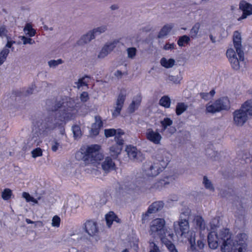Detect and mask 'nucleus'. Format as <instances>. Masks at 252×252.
I'll list each match as a JSON object with an SVG mask.
<instances>
[{"label":"nucleus","instance_id":"obj_1","mask_svg":"<svg viewBox=\"0 0 252 252\" xmlns=\"http://www.w3.org/2000/svg\"><path fill=\"white\" fill-rule=\"evenodd\" d=\"M46 104L49 111L55 113L46 117L39 126L41 130H53L63 121L70 120L73 117L72 111L74 110V103L69 100L64 102L56 99H48Z\"/></svg>","mask_w":252,"mask_h":252},{"label":"nucleus","instance_id":"obj_2","mask_svg":"<svg viewBox=\"0 0 252 252\" xmlns=\"http://www.w3.org/2000/svg\"><path fill=\"white\" fill-rule=\"evenodd\" d=\"M173 236L171 229L165 225V220L158 218V237L170 252H178L175 246L171 242Z\"/></svg>","mask_w":252,"mask_h":252},{"label":"nucleus","instance_id":"obj_3","mask_svg":"<svg viewBox=\"0 0 252 252\" xmlns=\"http://www.w3.org/2000/svg\"><path fill=\"white\" fill-rule=\"evenodd\" d=\"M252 116V100H249L245 102L240 109L236 110L233 113L234 123L237 126H241Z\"/></svg>","mask_w":252,"mask_h":252},{"label":"nucleus","instance_id":"obj_4","mask_svg":"<svg viewBox=\"0 0 252 252\" xmlns=\"http://www.w3.org/2000/svg\"><path fill=\"white\" fill-rule=\"evenodd\" d=\"M173 227L176 234L181 232L180 235L181 236L185 235L186 237L187 233L188 235L189 236V237H188V239L190 245V249L192 251H194L196 249L195 247V233L193 231L189 232V225L188 220L186 219H180L179 221L174 222Z\"/></svg>","mask_w":252,"mask_h":252},{"label":"nucleus","instance_id":"obj_5","mask_svg":"<svg viewBox=\"0 0 252 252\" xmlns=\"http://www.w3.org/2000/svg\"><path fill=\"white\" fill-rule=\"evenodd\" d=\"M219 236L221 240V250L222 252H230L236 247V246L243 243L238 242L236 240H234L229 230L227 228H220Z\"/></svg>","mask_w":252,"mask_h":252},{"label":"nucleus","instance_id":"obj_6","mask_svg":"<svg viewBox=\"0 0 252 252\" xmlns=\"http://www.w3.org/2000/svg\"><path fill=\"white\" fill-rule=\"evenodd\" d=\"M100 147L98 145H93L88 147L85 152L83 157L84 160L86 163H94L100 161L103 158V155L100 153Z\"/></svg>","mask_w":252,"mask_h":252},{"label":"nucleus","instance_id":"obj_7","mask_svg":"<svg viewBox=\"0 0 252 252\" xmlns=\"http://www.w3.org/2000/svg\"><path fill=\"white\" fill-rule=\"evenodd\" d=\"M226 56L229 59L232 68L236 70H238L244 61V51H242L241 54H237L239 58L236 56L235 51L232 49H228L226 51Z\"/></svg>","mask_w":252,"mask_h":252},{"label":"nucleus","instance_id":"obj_8","mask_svg":"<svg viewBox=\"0 0 252 252\" xmlns=\"http://www.w3.org/2000/svg\"><path fill=\"white\" fill-rule=\"evenodd\" d=\"M150 235L151 236L149 240L150 252H158V245H157L158 236V220H154L151 223Z\"/></svg>","mask_w":252,"mask_h":252},{"label":"nucleus","instance_id":"obj_9","mask_svg":"<svg viewBox=\"0 0 252 252\" xmlns=\"http://www.w3.org/2000/svg\"><path fill=\"white\" fill-rule=\"evenodd\" d=\"M83 229L90 237H94L96 241L99 239V229L97 223L94 220H88L83 224Z\"/></svg>","mask_w":252,"mask_h":252},{"label":"nucleus","instance_id":"obj_10","mask_svg":"<svg viewBox=\"0 0 252 252\" xmlns=\"http://www.w3.org/2000/svg\"><path fill=\"white\" fill-rule=\"evenodd\" d=\"M211 225L212 226V222H211ZM216 226L214 227L211 226V229L213 230L208 235V242L209 247L212 249H216L219 246V243L221 242V240L220 238V230L216 232L214 230L215 229Z\"/></svg>","mask_w":252,"mask_h":252},{"label":"nucleus","instance_id":"obj_11","mask_svg":"<svg viewBox=\"0 0 252 252\" xmlns=\"http://www.w3.org/2000/svg\"><path fill=\"white\" fill-rule=\"evenodd\" d=\"M119 42L118 40L115 39L112 41L106 43L98 55V58H104L106 57L113 50Z\"/></svg>","mask_w":252,"mask_h":252},{"label":"nucleus","instance_id":"obj_12","mask_svg":"<svg viewBox=\"0 0 252 252\" xmlns=\"http://www.w3.org/2000/svg\"><path fill=\"white\" fill-rule=\"evenodd\" d=\"M124 141L123 138L117 137L116 143L110 148V155L114 159H116L120 154L123 148Z\"/></svg>","mask_w":252,"mask_h":252},{"label":"nucleus","instance_id":"obj_13","mask_svg":"<svg viewBox=\"0 0 252 252\" xmlns=\"http://www.w3.org/2000/svg\"><path fill=\"white\" fill-rule=\"evenodd\" d=\"M171 159V155L167 151L160 150L159 159H158V170L165 169Z\"/></svg>","mask_w":252,"mask_h":252},{"label":"nucleus","instance_id":"obj_14","mask_svg":"<svg viewBox=\"0 0 252 252\" xmlns=\"http://www.w3.org/2000/svg\"><path fill=\"white\" fill-rule=\"evenodd\" d=\"M239 9L243 11L242 16L238 19L241 21L247 18L248 16L252 14V4L247 2L246 1L242 0L239 3Z\"/></svg>","mask_w":252,"mask_h":252},{"label":"nucleus","instance_id":"obj_15","mask_svg":"<svg viewBox=\"0 0 252 252\" xmlns=\"http://www.w3.org/2000/svg\"><path fill=\"white\" fill-rule=\"evenodd\" d=\"M126 151L130 159L135 161L142 160V158H143L142 155L140 152H137L136 147L130 145L127 146L126 149Z\"/></svg>","mask_w":252,"mask_h":252},{"label":"nucleus","instance_id":"obj_16","mask_svg":"<svg viewBox=\"0 0 252 252\" xmlns=\"http://www.w3.org/2000/svg\"><path fill=\"white\" fill-rule=\"evenodd\" d=\"M95 123L92 125V128L90 130V134L92 136H95L99 134V130L103 126V123L100 116H95Z\"/></svg>","mask_w":252,"mask_h":252},{"label":"nucleus","instance_id":"obj_17","mask_svg":"<svg viewBox=\"0 0 252 252\" xmlns=\"http://www.w3.org/2000/svg\"><path fill=\"white\" fill-rule=\"evenodd\" d=\"M44 131L41 130V128L38 125H37V127L35 126L33 129L31 139L32 144H36V145H38L39 143L41 142L40 137L41 136V134L43 133Z\"/></svg>","mask_w":252,"mask_h":252},{"label":"nucleus","instance_id":"obj_18","mask_svg":"<svg viewBox=\"0 0 252 252\" xmlns=\"http://www.w3.org/2000/svg\"><path fill=\"white\" fill-rule=\"evenodd\" d=\"M233 44L237 54L241 55L242 51H243L242 48L241 36L237 31H235L234 33Z\"/></svg>","mask_w":252,"mask_h":252},{"label":"nucleus","instance_id":"obj_19","mask_svg":"<svg viewBox=\"0 0 252 252\" xmlns=\"http://www.w3.org/2000/svg\"><path fill=\"white\" fill-rule=\"evenodd\" d=\"M218 109L220 111L224 110H227L229 108V100L227 97H221L215 101Z\"/></svg>","mask_w":252,"mask_h":252},{"label":"nucleus","instance_id":"obj_20","mask_svg":"<svg viewBox=\"0 0 252 252\" xmlns=\"http://www.w3.org/2000/svg\"><path fill=\"white\" fill-rule=\"evenodd\" d=\"M158 211V203L154 202L148 208L147 211L142 215V223H145L146 220L148 219L149 215L155 213Z\"/></svg>","mask_w":252,"mask_h":252},{"label":"nucleus","instance_id":"obj_21","mask_svg":"<svg viewBox=\"0 0 252 252\" xmlns=\"http://www.w3.org/2000/svg\"><path fill=\"white\" fill-rule=\"evenodd\" d=\"M103 170L106 172H109L113 170L115 167V163L113 162L110 157H107L105 158L104 161L101 164Z\"/></svg>","mask_w":252,"mask_h":252},{"label":"nucleus","instance_id":"obj_22","mask_svg":"<svg viewBox=\"0 0 252 252\" xmlns=\"http://www.w3.org/2000/svg\"><path fill=\"white\" fill-rule=\"evenodd\" d=\"M149 167H147V165H144V168L146 172V174L148 176L155 177L158 175V168L156 163L149 165Z\"/></svg>","mask_w":252,"mask_h":252},{"label":"nucleus","instance_id":"obj_23","mask_svg":"<svg viewBox=\"0 0 252 252\" xmlns=\"http://www.w3.org/2000/svg\"><path fill=\"white\" fill-rule=\"evenodd\" d=\"M147 138L156 144H158V129L154 131L152 128H149L146 132Z\"/></svg>","mask_w":252,"mask_h":252},{"label":"nucleus","instance_id":"obj_24","mask_svg":"<svg viewBox=\"0 0 252 252\" xmlns=\"http://www.w3.org/2000/svg\"><path fill=\"white\" fill-rule=\"evenodd\" d=\"M105 220L107 225L108 227H110L113 221H115L117 222H119L120 220L113 212H109L105 215Z\"/></svg>","mask_w":252,"mask_h":252},{"label":"nucleus","instance_id":"obj_25","mask_svg":"<svg viewBox=\"0 0 252 252\" xmlns=\"http://www.w3.org/2000/svg\"><path fill=\"white\" fill-rule=\"evenodd\" d=\"M193 223L196 228H198L200 230H203L205 228V223L204 220L200 216L194 217Z\"/></svg>","mask_w":252,"mask_h":252},{"label":"nucleus","instance_id":"obj_26","mask_svg":"<svg viewBox=\"0 0 252 252\" xmlns=\"http://www.w3.org/2000/svg\"><path fill=\"white\" fill-rule=\"evenodd\" d=\"M95 38L94 35L92 31L89 32L86 34L83 35L79 40L80 44L82 45L90 42L92 39Z\"/></svg>","mask_w":252,"mask_h":252},{"label":"nucleus","instance_id":"obj_27","mask_svg":"<svg viewBox=\"0 0 252 252\" xmlns=\"http://www.w3.org/2000/svg\"><path fill=\"white\" fill-rule=\"evenodd\" d=\"M126 92L125 89H122L118 95L116 105L122 108L126 97Z\"/></svg>","mask_w":252,"mask_h":252},{"label":"nucleus","instance_id":"obj_28","mask_svg":"<svg viewBox=\"0 0 252 252\" xmlns=\"http://www.w3.org/2000/svg\"><path fill=\"white\" fill-rule=\"evenodd\" d=\"M173 28L172 24H166L164 25L158 32V38H163L166 36L171 32Z\"/></svg>","mask_w":252,"mask_h":252},{"label":"nucleus","instance_id":"obj_29","mask_svg":"<svg viewBox=\"0 0 252 252\" xmlns=\"http://www.w3.org/2000/svg\"><path fill=\"white\" fill-rule=\"evenodd\" d=\"M201 24L199 22L196 23L190 30L189 36L192 38H196L199 33Z\"/></svg>","mask_w":252,"mask_h":252},{"label":"nucleus","instance_id":"obj_30","mask_svg":"<svg viewBox=\"0 0 252 252\" xmlns=\"http://www.w3.org/2000/svg\"><path fill=\"white\" fill-rule=\"evenodd\" d=\"M188 108V105L184 102H179L176 107V113L179 116L185 112Z\"/></svg>","mask_w":252,"mask_h":252},{"label":"nucleus","instance_id":"obj_31","mask_svg":"<svg viewBox=\"0 0 252 252\" xmlns=\"http://www.w3.org/2000/svg\"><path fill=\"white\" fill-rule=\"evenodd\" d=\"M23 31L25 34L30 37L34 36L36 33V31L32 28L31 23H27L24 28Z\"/></svg>","mask_w":252,"mask_h":252},{"label":"nucleus","instance_id":"obj_32","mask_svg":"<svg viewBox=\"0 0 252 252\" xmlns=\"http://www.w3.org/2000/svg\"><path fill=\"white\" fill-rule=\"evenodd\" d=\"M175 61L173 59L167 60L163 58L160 60L161 64L165 68H171L173 67L175 64Z\"/></svg>","mask_w":252,"mask_h":252},{"label":"nucleus","instance_id":"obj_33","mask_svg":"<svg viewBox=\"0 0 252 252\" xmlns=\"http://www.w3.org/2000/svg\"><path fill=\"white\" fill-rule=\"evenodd\" d=\"M217 104V103L216 104L215 102L213 103H208L206 106V112L209 113H215L219 112Z\"/></svg>","mask_w":252,"mask_h":252},{"label":"nucleus","instance_id":"obj_34","mask_svg":"<svg viewBox=\"0 0 252 252\" xmlns=\"http://www.w3.org/2000/svg\"><path fill=\"white\" fill-rule=\"evenodd\" d=\"M159 104L165 108H169L171 105V99L168 96L164 95L160 98Z\"/></svg>","mask_w":252,"mask_h":252},{"label":"nucleus","instance_id":"obj_35","mask_svg":"<svg viewBox=\"0 0 252 252\" xmlns=\"http://www.w3.org/2000/svg\"><path fill=\"white\" fill-rule=\"evenodd\" d=\"M9 52V50L6 48H3L1 51L0 52V65L2 64L5 62Z\"/></svg>","mask_w":252,"mask_h":252},{"label":"nucleus","instance_id":"obj_36","mask_svg":"<svg viewBox=\"0 0 252 252\" xmlns=\"http://www.w3.org/2000/svg\"><path fill=\"white\" fill-rule=\"evenodd\" d=\"M107 30V26L106 25H103L96 28L94 29L92 31L94 35H95V37L99 35L102 33L105 32Z\"/></svg>","mask_w":252,"mask_h":252},{"label":"nucleus","instance_id":"obj_37","mask_svg":"<svg viewBox=\"0 0 252 252\" xmlns=\"http://www.w3.org/2000/svg\"><path fill=\"white\" fill-rule=\"evenodd\" d=\"M203 184H204L206 189H209L211 191L214 190V188L213 187L212 182L208 179L206 176L203 177Z\"/></svg>","mask_w":252,"mask_h":252},{"label":"nucleus","instance_id":"obj_38","mask_svg":"<svg viewBox=\"0 0 252 252\" xmlns=\"http://www.w3.org/2000/svg\"><path fill=\"white\" fill-rule=\"evenodd\" d=\"M189 37L186 35H184L183 36H180L177 42L178 45L180 47H182L184 45L185 43H188L189 41Z\"/></svg>","mask_w":252,"mask_h":252},{"label":"nucleus","instance_id":"obj_39","mask_svg":"<svg viewBox=\"0 0 252 252\" xmlns=\"http://www.w3.org/2000/svg\"><path fill=\"white\" fill-rule=\"evenodd\" d=\"M12 191L9 189H5L2 192L1 197L4 200H9L12 195Z\"/></svg>","mask_w":252,"mask_h":252},{"label":"nucleus","instance_id":"obj_40","mask_svg":"<svg viewBox=\"0 0 252 252\" xmlns=\"http://www.w3.org/2000/svg\"><path fill=\"white\" fill-rule=\"evenodd\" d=\"M63 61L61 59H59L57 60H52L48 62V65L50 67L56 68L59 64H62Z\"/></svg>","mask_w":252,"mask_h":252},{"label":"nucleus","instance_id":"obj_41","mask_svg":"<svg viewBox=\"0 0 252 252\" xmlns=\"http://www.w3.org/2000/svg\"><path fill=\"white\" fill-rule=\"evenodd\" d=\"M247 245L246 244L243 243L241 244H239L236 246V247L233 249L232 252H246Z\"/></svg>","mask_w":252,"mask_h":252},{"label":"nucleus","instance_id":"obj_42","mask_svg":"<svg viewBox=\"0 0 252 252\" xmlns=\"http://www.w3.org/2000/svg\"><path fill=\"white\" fill-rule=\"evenodd\" d=\"M126 51L127 53V57L129 59H133L136 54V49L135 47H130L128 48Z\"/></svg>","mask_w":252,"mask_h":252},{"label":"nucleus","instance_id":"obj_43","mask_svg":"<svg viewBox=\"0 0 252 252\" xmlns=\"http://www.w3.org/2000/svg\"><path fill=\"white\" fill-rule=\"evenodd\" d=\"M72 132L73 133L74 137L75 138H79L81 135V131L80 127L77 125H75L72 127Z\"/></svg>","mask_w":252,"mask_h":252},{"label":"nucleus","instance_id":"obj_44","mask_svg":"<svg viewBox=\"0 0 252 252\" xmlns=\"http://www.w3.org/2000/svg\"><path fill=\"white\" fill-rule=\"evenodd\" d=\"M180 77L177 75H169L167 79V82L176 84L180 83Z\"/></svg>","mask_w":252,"mask_h":252},{"label":"nucleus","instance_id":"obj_45","mask_svg":"<svg viewBox=\"0 0 252 252\" xmlns=\"http://www.w3.org/2000/svg\"><path fill=\"white\" fill-rule=\"evenodd\" d=\"M173 124L172 121L168 118H165L163 121H161V124L163 127V129L165 130L167 126H170Z\"/></svg>","mask_w":252,"mask_h":252},{"label":"nucleus","instance_id":"obj_46","mask_svg":"<svg viewBox=\"0 0 252 252\" xmlns=\"http://www.w3.org/2000/svg\"><path fill=\"white\" fill-rule=\"evenodd\" d=\"M175 179V177L174 176H167L164 178L163 180H160L158 182L162 184H168L171 182H172Z\"/></svg>","mask_w":252,"mask_h":252},{"label":"nucleus","instance_id":"obj_47","mask_svg":"<svg viewBox=\"0 0 252 252\" xmlns=\"http://www.w3.org/2000/svg\"><path fill=\"white\" fill-rule=\"evenodd\" d=\"M32 157L33 158H36L38 157H40L42 155V150L40 148H36L33 150L32 152Z\"/></svg>","mask_w":252,"mask_h":252},{"label":"nucleus","instance_id":"obj_48","mask_svg":"<svg viewBox=\"0 0 252 252\" xmlns=\"http://www.w3.org/2000/svg\"><path fill=\"white\" fill-rule=\"evenodd\" d=\"M22 196L24 198L27 202H33L34 203H37V201L32 196H31L30 194L28 192H24L22 193Z\"/></svg>","mask_w":252,"mask_h":252},{"label":"nucleus","instance_id":"obj_49","mask_svg":"<svg viewBox=\"0 0 252 252\" xmlns=\"http://www.w3.org/2000/svg\"><path fill=\"white\" fill-rule=\"evenodd\" d=\"M116 134V130L115 129H105L104 130V135L106 137H111L115 135Z\"/></svg>","mask_w":252,"mask_h":252},{"label":"nucleus","instance_id":"obj_50","mask_svg":"<svg viewBox=\"0 0 252 252\" xmlns=\"http://www.w3.org/2000/svg\"><path fill=\"white\" fill-rule=\"evenodd\" d=\"M21 40L23 41V44L25 45L29 44L32 45L35 43V41L30 37H27L25 36H23L21 37Z\"/></svg>","mask_w":252,"mask_h":252},{"label":"nucleus","instance_id":"obj_51","mask_svg":"<svg viewBox=\"0 0 252 252\" xmlns=\"http://www.w3.org/2000/svg\"><path fill=\"white\" fill-rule=\"evenodd\" d=\"M61 219L59 217L55 216L52 219V225L53 226L59 227L60 224Z\"/></svg>","mask_w":252,"mask_h":252},{"label":"nucleus","instance_id":"obj_52","mask_svg":"<svg viewBox=\"0 0 252 252\" xmlns=\"http://www.w3.org/2000/svg\"><path fill=\"white\" fill-rule=\"evenodd\" d=\"M142 100L141 95L139 94L133 98L132 101H133L136 105V107H138Z\"/></svg>","mask_w":252,"mask_h":252},{"label":"nucleus","instance_id":"obj_53","mask_svg":"<svg viewBox=\"0 0 252 252\" xmlns=\"http://www.w3.org/2000/svg\"><path fill=\"white\" fill-rule=\"evenodd\" d=\"M80 98L82 102H86L89 99L88 93L87 92H83L81 94Z\"/></svg>","mask_w":252,"mask_h":252},{"label":"nucleus","instance_id":"obj_54","mask_svg":"<svg viewBox=\"0 0 252 252\" xmlns=\"http://www.w3.org/2000/svg\"><path fill=\"white\" fill-rule=\"evenodd\" d=\"M85 78H89L90 77H89L87 75H85L84 77L79 79L78 81V87L85 86L87 85V83H86L85 81H84V80L85 79Z\"/></svg>","mask_w":252,"mask_h":252},{"label":"nucleus","instance_id":"obj_55","mask_svg":"<svg viewBox=\"0 0 252 252\" xmlns=\"http://www.w3.org/2000/svg\"><path fill=\"white\" fill-rule=\"evenodd\" d=\"M8 31L6 29L5 26H1L0 27V37H2L3 36H6V34Z\"/></svg>","mask_w":252,"mask_h":252},{"label":"nucleus","instance_id":"obj_56","mask_svg":"<svg viewBox=\"0 0 252 252\" xmlns=\"http://www.w3.org/2000/svg\"><path fill=\"white\" fill-rule=\"evenodd\" d=\"M138 107H136V104L132 101L131 103L130 104L128 107L129 112L130 113H133L135 110L137 109Z\"/></svg>","mask_w":252,"mask_h":252},{"label":"nucleus","instance_id":"obj_57","mask_svg":"<svg viewBox=\"0 0 252 252\" xmlns=\"http://www.w3.org/2000/svg\"><path fill=\"white\" fill-rule=\"evenodd\" d=\"M122 109V108L116 106L115 107V110L112 113L113 116L117 117L120 114Z\"/></svg>","mask_w":252,"mask_h":252},{"label":"nucleus","instance_id":"obj_58","mask_svg":"<svg viewBox=\"0 0 252 252\" xmlns=\"http://www.w3.org/2000/svg\"><path fill=\"white\" fill-rule=\"evenodd\" d=\"M124 134V132L121 130V129H118V130H116V134H115V141L116 142V139L117 137H119L120 138H122L121 137V135Z\"/></svg>","mask_w":252,"mask_h":252},{"label":"nucleus","instance_id":"obj_59","mask_svg":"<svg viewBox=\"0 0 252 252\" xmlns=\"http://www.w3.org/2000/svg\"><path fill=\"white\" fill-rule=\"evenodd\" d=\"M204 241L205 240L204 239H200L197 241V247L200 250L204 248Z\"/></svg>","mask_w":252,"mask_h":252},{"label":"nucleus","instance_id":"obj_60","mask_svg":"<svg viewBox=\"0 0 252 252\" xmlns=\"http://www.w3.org/2000/svg\"><path fill=\"white\" fill-rule=\"evenodd\" d=\"M175 44L174 43H166L163 47V49L165 50L173 49L174 48Z\"/></svg>","mask_w":252,"mask_h":252},{"label":"nucleus","instance_id":"obj_61","mask_svg":"<svg viewBox=\"0 0 252 252\" xmlns=\"http://www.w3.org/2000/svg\"><path fill=\"white\" fill-rule=\"evenodd\" d=\"M6 38L7 39V42L4 48H6L7 49L10 48H11L12 45L15 43V42L14 41H9V37L8 36H7Z\"/></svg>","mask_w":252,"mask_h":252},{"label":"nucleus","instance_id":"obj_62","mask_svg":"<svg viewBox=\"0 0 252 252\" xmlns=\"http://www.w3.org/2000/svg\"><path fill=\"white\" fill-rule=\"evenodd\" d=\"M59 143L57 141H55L54 144L52 145L51 149L53 152H56L58 149Z\"/></svg>","mask_w":252,"mask_h":252},{"label":"nucleus","instance_id":"obj_63","mask_svg":"<svg viewBox=\"0 0 252 252\" xmlns=\"http://www.w3.org/2000/svg\"><path fill=\"white\" fill-rule=\"evenodd\" d=\"M33 86L31 87H29L26 91V95H30L33 93Z\"/></svg>","mask_w":252,"mask_h":252},{"label":"nucleus","instance_id":"obj_64","mask_svg":"<svg viewBox=\"0 0 252 252\" xmlns=\"http://www.w3.org/2000/svg\"><path fill=\"white\" fill-rule=\"evenodd\" d=\"M69 252H85L83 251H79L76 248L72 247L69 250Z\"/></svg>","mask_w":252,"mask_h":252}]
</instances>
